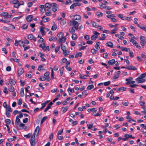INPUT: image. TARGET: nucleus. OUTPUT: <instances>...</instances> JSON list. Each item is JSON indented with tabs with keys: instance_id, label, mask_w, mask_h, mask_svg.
<instances>
[{
	"instance_id": "nucleus-1",
	"label": "nucleus",
	"mask_w": 146,
	"mask_h": 146,
	"mask_svg": "<svg viewBox=\"0 0 146 146\" xmlns=\"http://www.w3.org/2000/svg\"><path fill=\"white\" fill-rule=\"evenodd\" d=\"M70 25V26H74L73 27L75 28L77 30L78 29V23L74 20L72 21H70L69 22Z\"/></svg>"
},
{
	"instance_id": "nucleus-2",
	"label": "nucleus",
	"mask_w": 146,
	"mask_h": 146,
	"mask_svg": "<svg viewBox=\"0 0 146 146\" xmlns=\"http://www.w3.org/2000/svg\"><path fill=\"white\" fill-rule=\"evenodd\" d=\"M140 43L142 46H144L146 43V38L145 37L141 35L140 36Z\"/></svg>"
},
{
	"instance_id": "nucleus-3",
	"label": "nucleus",
	"mask_w": 146,
	"mask_h": 146,
	"mask_svg": "<svg viewBox=\"0 0 146 146\" xmlns=\"http://www.w3.org/2000/svg\"><path fill=\"white\" fill-rule=\"evenodd\" d=\"M52 5V3H46L45 5V8L46 11H50L51 10Z\"/></svg>"
},
{
	"instance_id": "nucleus-4",
	"label": "nucleus",
	"mask_w": 146,
	"mask_h": 146,
	"mask_svg": "<svg viewBox=\"0 0 146 146\" xmlns=\"http://www.w3.org/2000/svg\"><path fill=\"white\" fill-rule=\"evenodd\" d=\"M35 137L34 135H32L30 141L31 146H34L36 144Z\"/></svg>"
},
{
	"instance_id": "nucleus-5",
	"label": "nucleus",
	"mask_w": 146,
	"mask_h": 146,
	"mask_svg": "<svg viewBox=\"0 0 146 146\" xmlns=\"http://www.w3.org/2000/svg\"><path fill=\"white\" fill-rule=\"evenodd\" d=\"M93 33L94 35L92 36H91V40H95L98 38V36L100 34L98 32L96 31H94L93 32Z\"/></svg>"
},
{
	"instance_id": "nucleus-6",
	"label": "nucleus",
	"mask_w": 146,
	"mask_h": 146,
	"mask_svg": "<svg viewBox=\"0 0 146 146\" xmlns=\"http://www.w3.org/2000/svg\"><path fill=\"white\" fill-rule=\"evenodd\" d=\"M133 78L131 77H129L128 78L126 79L125 80L127 81L126 83L127 84H131L134 83L135 81L132 80Z\"/></svg>"
},
{
	"instance_id": "nucleus-7",
	"label": "nucleus",
	"mask_w": 146,
	"mask_h": 146,
	"mask_svg": "<svg viewBox=\"0 0 146 146\" xmlns=\"http://www.w3.org/2000/svg\"><path fill=\"white\" fill-rule=\"evenodd\" d=\"M51 8L52 11L54 12H55L57 10V5L55 3H52Z\"/></svg>"
},
{
	"instance_id": "nucleus-8",
	"label": "nucleus",
	"mask_w": 146,
	"mask_h": 146,
	"mask_svg": "<svg viewBox=\"0 0 146 146\" xmlns=\"http://www.w3.org/2000/svg\"><path fill=\"white\" fill-rule=\"evenodd\" d=\"M25 124L22 122H21L16 125L17 128L19 130H22L24 128Z\"/></svg>"
},
{
	"instance_id": "nucleus-9",
	"label": "nucleus",
	"mask_w": 146,
	"mask_h": 146,
	"mask_svg": "<svg viewBox=\"0 0 146 146\" xmlns=\"http://www.w3.org/2000/svg\"><path fill=\"white\" fill-rule=\"evenodd\" d=\"M24 43V42L22 40H15V42L14 43V45L15 46H17L19 45L20 46H21L22 44Z\"/></svg>"
},
{
	"instance_id": "nucleus-10",
	"label": "nucleus",
	"mask_w": 146,
	"mask_h": 146,
	"mask_svg": "<svg viewBox=\"0 0 146 146\" xmlns=\"http://www.w3.org/2000/svg\"><path fill=\"white\" fill-rule=\"evenodd\" d=\"M39 126H38L35 129L34 133L32 135H34L35 136V135L37 136L39 133Z\"/></svg>"
},
{
	"instance_id": "nucleus-11",
	"label": "nucleus",
	"mask_w": 146,
	"mask_h": 146,
	"mask_svg": "<svg viewBox=\"0 0 146 146\" xmlns=\"http://www.w3.org/2000/svg\"><path fill=\"white\" fill-rule=\"evenodd\" d=\"M66 39V37H63L59 38L58 42H59L61 44H62V43H64L65 42Z\"/></svg>"
},
{
	"instance_id": "nucleus-12",
	"label": "nucleus",
	"mask_w": 146,
	"mask_h": 146,
	"mask_svg": "<svg viewBox=\"0 0 146 146\" xmlns=\"http://www.w3.org/2000/svg\"><path fill=\"white\" fill-rule=\"evenodd\" d=\"M127 69L130 70H135L137 69V68L134 66L130 65L127 66Z\"/></svg>"
},
{
	"instance_id": "nucleus-13",
	"label": "nucleus",
	"mask_w": 146,
	"mask_h": 146,
	"mask_svg": "<svg viewBox=\"0 0 146 146\" xmlns=\"http://www.w3.org/2000/svg\"><path fill=\"white\" fill-rule=\"evenodd\" d=\"M33 17L32 15H29L26 18V19L27 21L28 22H31L33 20Z\"/></svg>"
},
{
	"instance_id": "nucleus-14",
	"label": "nucleus",
	"mask_w": 146,
	"mask_h": 146,
	"mask_svg": "<svg viewBox=\"0 0 146 146\" xmlns=\"http://www.w3.org/2000/svg\"><path fill=\"white\" fill-rule=\"evenodd\" d=\"M137 81L138 83H140L144 82L145 80L139 77L137 78Z\"/></svg>"
},
{
	"instance_id": "nucleus-15",
	"label": "nucleus",
	"mask_w": 146,
	"mask_h": 146,
	"mask_svg": "<svg viewBox=\"0 0 146 146\" xmlns=\"http://www.w3.org/2000/svg\"><path fill=\"white\" fill-rule=\"evenodd\" d=\"M53 104L52 102H51L46 107L45 109L44 110V111L45 112H46L51 107V106Z\"/></svg>"
},
{
	"instance_id": "nucleus-16",
	"label": "nucleus",
	"mask_w": 146,
	"mask_h": 146,
	"mask_svg": "<svg viewBox=\"0 0 146 146\" xmlns=\"http://www.w3.org/2000/svg\"><path fill=\"white\" fill-rule=\"evenodd\" d=\"M44 29L45 28L43 27H41L40 28V31L42 34V36H44L45 34V32L44 30Z\"/></svg>"
},
{
	"instance_id": "nucleus-17",
	"label": "nucleus",
	"mask_w": 146,
	"mask_h": 146,
	"mask_svg": "<svg viewBox=\"0 0 146 146\" xmlns=\"http://www.w3.org/2000/svg\"><path fill=\"white\" fill-rule=\"evenodd\" d=\"M39 7L40 9H41V10L40 11H41L42 13H44V12L46 11V9L45 7H44V6L43 5H41Z\"/></svg>"
},
{
	"instance_id": "nucleus-18",
	"label": "nucleus",
	"mask_w": 146,
	"mask_h": 146,
	"mask_svg": "<svg viewBox=\"0 0 146 146\" xmlns=\"http://www.w3.org/2000/svg\"><path fill=\"white\" fill-rule=\"evenodd\" d=\"M42 20L44 22H46L50 20V19L49 18H45V16L43 17L42 18Z\"/></svg>"
},
{
	"instance_id": "nucleus-19",
	"label": "nucleus",
	"mask_w": 146,
	"mask_h": 146,
	"mask_svg": "<svg viewBox=\"0 0 146 146\" xmlns=\"http://www.w3.org/2000/svg\"><path fill=\"white\" fill-rule=\"evenodd\" d=\"M24 72V70L23 68H20L18 70V73L19 75H21Z\"/></svg>"
},
{
	"instance_id": "nucleus-20",
	"label": "nucleus",
	"mask_w": 146,
	"mask_h": 146,
	"mask_svg": "<svg viewBox=\"0 0 146 146\" xmlns=\"http://www.w3.org/2000/svg\"><path fill=\"white\" fill-rule=\"evenodd\" d=\"M106 44L108 47L111 48H113V43L111 42H108Z\"/></svg>"
},
{
	"instance_id": "nucleus-21",
	"label": "nucleus",
	"mask_w": 146,
	"mask_h": 146,
	"mask_svg": "<svg viewBox=\"0 0 146 146\" xmlns=\"http://www.w3.org/2000/svg\"><path fill=\"white\" fill-rule=\"evenodd\" d=\"M74 28L73 27H72L69 29V31L71 34H74L75 33L76 31Z\"/></svg>"
},
{
	"instance_id": "nucleus-22",
	"label": "nucleus",
	"mask_w": 146,
	"mask_h": 146,
	"mask_svg": "<svg viewBox=\"0 0 146 146\" xmlns=\"http://www.w3.org/2000/svg\"><path fill=\"white\" fill-rule=\"evenodd\" d=\"M20 123H21L20 119L19 118H17V117H16L15 122V126Z\"/></svg>"
},
{
	"instance_id": "nucleus-23",
	"label": "nucleus",
	"mask_w": 146,
	"mask_h": 146,
	"mask_svg": "<svg viewBox=\"0 0 146 146\" xmlns=\"http://www.w3.org/2000/svg\"><path fill=\"white\" fill-rule=\"evenodd\" d=\"M93 112H94L92 113L93 115L95 116H100L101 115V114L98 113L96 110H95V111Z\"/></svg>"
},
{
	"instance_id": "nucleus-24",
	"label": "nucleus",
	"mask_w": 146,
	"mask_h": 146,
	"mask_svg": "<svg viewBox=\"0 0 146 146\" xmlns=\"http://www.w3.org/2000/svg\"><path fill=\"white\" fill-rule=\"evenodd\" d=\"M100 43L99 42H97L96 43V45L95 46V48L97 50H99L100 49Z\"/></svg>"
},
{
	"instance_id": "nucleus-25",
	"label": "nucleus",
	"mask_w": 146,
	"mask_h": 146,
	"mask_svg": "<svg viewBox=\"0 0 146 146\" xmlns=\"http://www.w3.org/2000/svg\"><path fill=\"white\" fill-rule=\"evenodd\" d=\"M91 23L93 27H94L98 28L99 27V25L95 22L92 21Z\"/></svg>"
},
{
	"instance_id": "nucleus-26",
	"label": "nucleus",
	"mask_w": 146,
	"mask_h": 146,
	"mask_svg": "<svg viewBox=\"0 0 146 146\" xmlns=\"http://www.w3.org/2000/svg\"><path fill=\"white\" fill-rule=\"evenodd\" d=\"M137 26L141 29L143 30L146 33V26H141L139 24H137Z\"/></svg>"
},
{
	"instance_id": "nucleus-27",
	"label": "nucleus",
	"mask_w": 146,
	"mask_h": 146,
	"mask_svg": "<svg viewBox=\"0 0 146 146\" xmlns=\"http://www.w3.org/2000/svg\"><path fill=\"white\" fill-rule=\"evenodd\" d=\"M114 62H115V60L113 59L109 60L108 62V63L109 65H111L114 63Z\"/></svg>"
},
{
	"instance_id": "nucleus-28",
	"label": "nucleus",
	"mask_w": 146,
	"mask_h": 146,
	"mask_svg": "<svg viewBox=\"0 0 146 146\" xmlns=\"http://www.w3.org/2000/svg\"><path fill=\"white\" fill-rule=\"evenodd\" d=\"M74 20H79L81 19V17L80 15H76L74 16Z\"/></svg>"
},
{
	"instance_id": "nucleus-29",
	"label": "nucleus",
	"mask_w": 146,
	"mask_h": 146,
	"mask_svg": "<svg viewBox=\"0 0 146 146\" xmlns=\"http://www.w3.org/2000/svg\"><path fill=\"white\" fill-rule=\"evenodd\" d=\"M60 47H61V49L62 50V52H64V51L66 50V46L62 44H60Z\"/></svg>"
},
{
	"instance_id": "nucleus-30",
	"label": "nucleus",
	"mask_w": 146,
	"mask_h": 146,
	"mask_svg": "<svg viewBox=\"0 0 146 146\" xmlns=\"http://www.w3.org/2000/svg\"><path fill=\"white\" fill-rule=\"evenodd\" d=\"M63 55L65 56H67L70 54V51L69 50H67L64 51V52H63Z\"/></svg>"
},
{
	"instance_id": "nucleus-31",
	"label": "nucleus",
	"mask_w": 146,
	"mask_h": 146,
	"mask_svg": "<svg viewBox=\"0 0 146 146\" xmlns=\"http://www.w3.org/2000/svg\"><path fill=\"white\" fill-rule=\"evenodd\" d=\"M68 106H66L64 107H62V112L63 113H65L68 110Z\"/></svg>"
},
{
	"instance_id": "nucleus-32",
	"label": "nucleus",
	"mask_w": 146,
	"mask_h": 146,
	"mask_svg": "<svg viewBox=\"0 0 146 146\" xmlns=\"http://www.w3.org/2000/svg\"><path fill=\"white\" fill-rule=\"evenodd\" d=\"M118 30V28L117 27H115L114 29L111 30L110 33L111 34L115 33L117 32V31Z\"/></svg>"
},
{
	"instance_id": "nucleus-33",
	"label": "nucleus",
	"mask_w": 146,
	"mask_h": 146,
	"mask_svg": "<svg viewBox=\"0 0 146 146\" xmlns=\"http://www.w3.org/2000/svg\"><path fill=\"white\" fill-rule=\"evenodd\" d=\"M20 95L21 97H23L24 96V89L23 88H21V89L20 92Z\"/></svg>"
},
{
	"instance_id": "nucleus-34",
	"label": "nucleus",
	"mask_w": 146,
	"mask_h": 146,
	"mask_svg": "<svg viewBox=\"0 0 146 146\" xmlns=\"http://www.w3.org/2000/svg\"><path fill=\"white\" fill-rule=\"evenodd\" d=\"M94 88V86L93 84H91L88 85L87 88L86 89L88 90H90L92 89H93Z\"/></svg>"
},
{
	"instance_id": "nucleus-35",
	"label": "nucleus",
	"mask_w": 146,
	"mask_h": 146,
	"mask_svg": "<svg viewBox=\"0 0 146 146\" xmlns=\"http://www.w3.org/2000/svg\"><path fill=\"white\" fill-rule=\"evenodd\" d=\"M129 41L130 42H132L134 45H136L138 44V43L137 42L133 39H131L129 40Z\"/></svg>"
},
{
	"instance_id": "nucleus-36",
	"label": "nucleus",
	"mask_w": 146,
	"mask_h": 146,
	"mask_svg": "<svg viewBox=\"0 0 146 146\" xmlns=\"http://www.w3.org/2000/svg\"><path fill=\"white\" fill-rule=\"evenodd\" d=\"M78 46L79 47V50H83L85 49V48L87 47V46H82V45L81 44H78Z\"/></svg>"
},
{
	"instance_id": "nucleus-37",
	"label": "nucleus",
	"mask_w": 146,
	"mask_h": 146,
	"mask_svg": "<svg viewBox=\"0 0 146 146\" xmlns=\"http://www.w3.org/2000/svg\"><path fill=\"white\" fill-rule=\"evenodd\" d=\"M57 38L56 37H54L53 36H51L49 38V40L50 41H55L56 40Z\"/></svg>"
},
{
	"instance_id": "nucleus-38",
	"label": "nucleus",
	"mask_w": 146,
	"mask_h": 146,
	"mask_svg": "<svg viewBox=\"0 0 146 146\" xmlns=\"http://www.w3.org/2000/svg\"><path fill=\"white\" fill-rule=\"evenodd\" d=\"M121 49L122 51H124L126 52H128L130 50L129 48L126 47H122L121 48Z\"/></svg>"
},
{
	"instance_id": "nucleus-39",
	"label": "nucleus",
	"mask_w": 146,
	"mask_h": 146,
	"mask_svg": "<svg viewBox=\"0 0 146 146\" xmlns=\"http://www.w3.org/2000/svg\"><path fill=\"white\" fill-rule=\"evenodd\" d=\"M64 34L63 33L60 32L57 35V36L59 38L63 37Z\"/></svg>"
},
{
	"instance_id": "nucleus-40",
	"label": "nucleus",
	"mask_w": 146,
	"mask_h": 146,
	"mask_svg": "<svg viewBox=\"0 0 146 146\" xmlns=\"http://www.w3.org/2000/svg\"><path fill=\"white\" fill-rule=\"evenodd\" d=\"M96 14L99 17H102L103 16V14L102 13L98 12H96Z\"/></svg>"
},
{
	"instance_id": "nucleus-41",
	"label": "nucleus",
	"mask_w": 146,
	"mask_h": 146,
	"mask_svg": "<svg viewBox=\"0 0 146 146\" xmlns=\"http://www.w3.org/2000/svg\"><path fill=\"white\" fill-rule=\"evenodd\" d=\"M72 39L73 40H75L77 38V35L75 34H73L72 35Z\"/></svg>"
},
{
	"instance_id": "nucleus-42",
	"label": "nucleus",
	"mask_w": 146,
	"mask_h": 146,
	"mask_svg": "<svg viewBox=\"0 0 146 146\" xmlns=\"http://www.w3.org/2000/svg\"><path fill=\"white\" fill-rule=\"evenodd\" d=\"M9 82L10 84L12 85H14L15 83V81L11 79H9Z\"/></svg>"
},
{
	"instance_id": "nucleus-43",
	"label": "nucleus",
	"mask_w": 146,
	"mask_h": 146,
	"mask_svg": "<svg viewBox=\"0 0 146 146\" xmlns=\"http://www.w3.org/2000/svg\"><path fill=\"white\" fill-rule=\"evenodd\" d=\"M117 16L119 17L122 20H125V18L123 17V15L121 14H119L117 15Z\"/></svg>"
},
{
	"instance_id": "nucleus-44",
	"label": "nucleus",
	"mask_w": 146,
	"mask_h": 146,
	"mask_svg": "<svg viewBox=\"0 0 146 146\" xmlns=\"http://www.w3.org/2000/svg\"><path fill=\"white\" fill-rule=\"evenodd\" d=\"M39 47L42 48L43 50H44L45 47V44L44 43H42L39 45Z\"/></svg>"
},
{
	"instance_id": "nucleus-45",
	"label": "nucleus",
	"mask_w": 146,
	"mask_h": 146,
	"mask_svg": "<svg viewBox=\"0 0 146 146\" xmlns=\"http://www.w3.org/2000/svg\"><path fill=\"white\" fill-rule=\"evenodd\" d=\"M64 70V67H62L61 68L60 70V76H62V75L63 72Z\"/></svg>"
},
{
	"instance_id": "nucleus-46",
	"label": "nucleus",
	"mask_w": 146,
	"mask_h": 146,
	"mask_svg": "<svg viewBox=\"0 0 146 146\" xmlns=\"http://www.w3.org/2000/svg\"><path fill=\"white\" fill-rule=\"evenodd\" d=\"M8 13L7 12L2 13L0 14V15L1 16H3L4 17L7 16H8Z\"/></svg>"
},
{
	"instance_id": "nucleus-47",
	"label": "nucleus",
	"mask_w": 146,
	"mask_h": 146,
	"mask_svg": "<svg viewBox=\"0 0 146 146\" xmlns=\"http://www.w3.org/2000/svg\"><path fill=\"white\" fill-rule=\"evenodd\" d=\"M82 55V53L81 52H79L76 54L75 55V58H77L78 56L81 57Z\"/></svg>"
},
{
	"instance_id": "nucleus-48",
	"label": "nucleus",
	"mask_w": 146,
	"mask_h": 146,
	"mask_svg": "<svg viewBox=\"0 0 146 146\" xmlns=\"http://www.w3.org/2000/svg\"><path fill=\"white\" fill-rule=\"evenodd\" d=\"M106 35L104 34H103L101 35V38H100V39L101 40H104L106 38Z\"/></svg>"
},
{
	"instance_id": "nucleus-49",
	"label": "nucleus",
	"mask_w": 146,
	"mask_h": 146,
	"mask_svg": "<svg viewBox=\"0 0 146 146\" xmlns=\"http://www.w3.org/2000/svg\"><path fill=\"white\" fill-rule=\"evenodd\" d=\"M57 26L56 25L54 24L53 25L51 28L52 30L53 31H55L57 28Z\"/></svg>"
},
{
	"instance_id": "nucleus-50",
	"label": "nucleus",
	"mask_w": 146,
	"mask_h": 146,
	"mask_svg": "<svg viewBox=\"0 0 146 146\" xmlns=\"http://www.w3.org/2000/svg\"><path fill=\"white\" fill-rule=\"evenodd\" d=\"M66 23V20L65 19L62 20L60 22V24L62 25H65Z\"/></svg>"
},
{
	"instance_id": "nucleus-51",
	"label": "nucleus",
	"mask_w": 146,
	"mask_h": 146,
	"mask_svg": "<svg viewBox=\"0 0 146 146\" xmlns=\"http://www.w3.org/2000/svg\"><path fill=\"white\" fill-rule=\"evenodd\" d=\"M33 35L32 34H29L28 36V38L30 40H32L33 38Z\"/></svg>"
},
{
	"instance_id": "nucleus-52",
	"label": "nucleus",
	"mask_w": 146,
	"mask_h": 146,
	"mask_svg": "<svg viewBox=\"0 0 146 146\" xmlns=\"http://www.w3.org/2000/svg\"><path fill=\"white\" fill-rule=\"evenodd\" d=\"M127 88L126 87H121L120 88H119L118 89V91H120L121 90H123V91H125L126 90Z\"/></svg>"
},
{
	"instance_id": "nucleus-53",
	"label": "nucleus",
	"mask_w": 146,
	"mask_h": 146,
	"mask_svg": "<svg viewBox=\"0 0 146 146\" xmlns=\"http://www.w3.org/2000/svg\"><path fill=\"white\" fill-rule=\"evenodd\" d=\"M28 26V25L25 24L22 26L21 27V28L22 29H26L27 28Z\"/></svg>"
},
{
	"instance_id": "nucleus-54",
	"label": "nucleus",
	"mask_w": 146,
	"mask_h": 146,
	"mask_svg": "<svg viewBox=\"0 0 146 146\" xmlns=\"http://www.w3.org/2000/svg\"><path fill=\"white\" fill-rule=\"evenodd\" d=\"M146 76V72L145 73L143 74H141L139 76L140 78H141L143 79V78H144Z\"/></svg>"
},
{
	"instance_id": "nucleus-55",
	"label": "nucleus",
	"mask_w": 146,
	"mask_h": 146,
	"mask_svg": "<svg viewBox=\"0 0 146 146\" xmlns=\"http://www.w3.org/2000/svg\"><path fill=\"white\" fill-rule=\"evenodd\" d=\"M91 52L93 54H95L96 53L97 51L95 49L93 48L91 50Z\"/></svg>"
},
{
	"instance_id": "nucleus-56",
	"label": "nucleus",
	"mask_w": 146,
	"mask_h": 146,
	"mask_svg": "<svg viewBox=\"0 0 146 146\" xmlns=\"http://www.w3.org/2000/svg\"><path fill=\"white\" fill-rule=\"evenodd\" d=\"M67 91L68 92H70L72 93L74 92V90L73 88H69L68 89Z\"/></svg>"
},
{
	"instance_id": "nucleus-57",
	"label": "nucleus",
	"mask_w": 146,
	"mask_h": 146,
	"mask_svg": "<svg viewBox=\"0 0 146 146\" xmlns=\"http://www.w3.org/2000/svg\"><path fill=\"white\" fill-rule=\"evenodd\" d=\"M60 46H57L55 49V51L56 53L58 52L60 49Z\"/></svg>"
},
{
	"instance_id": "nucleus-58",
	"label": "nucleus",
	"mask_w": 146,
	"mask_h": 146,
	"mask_svg": "<svg viewBox=\"0 0 146 146\" xmlns=\"http://www.w3.org/2000/svg\"><path fill=\"white\" fill-rule=\"evenodd\" d=\"M5 123L6 124H7L6 125H9L10 124V123L11 122V120L9 119H6L5 120Z\"/></svg>"
},
{
	"instance_id": "nucleus-59",
	"label": "nucleus",
	"mask_w": 146,
	"mask_h": 146,
	"mask_svg": "<svg viewBox=\"0 0 146 146\" xmlns=\"http://www.w3.org/2000/svg\"><path fill=\"white\" fill-rule=\"evenodd\" d=\"M104 9H105L106 10H110L112 9V8L110 6H105Z\"/></svg>"
},
{
	"instance_id": "nucleus-60",
	"label": "nucleus",
	"mask_w": 146,
	"mask_h": 146,
	"mask_svg": "<svg viewBox=\"0 0 146 146\" xmlns=\"http://www.w3.org/2000/svg\"><path fill=\"white\" fill-rule=\"evenodd\" d=\"M111 83V82L110 81L105 82L104 83V85L106 86H107L109 85Z\"/></svg>"
},
{
	"instance_id": "nucleus-61",
	"label": "nucleus",
	"mask_w": 146,
	"mask_h": 146,
	"mask_svg": "<svg viewBox=\"0 0 146 146\" xmlns=\"http://www.w3.org/2000/svg\"><path fill=\"white\" fill-rule=\"evenodd\" d=\"M41 81H44L46 80V78L44 76H42L39 79Z\"/></svg>"
},
{
	"instance_id": "nucleus-62",
	"label": "nucleus",
	"mask_w": 146,
	"mask_h": 146,
	"mask_svg": "<svg viewBox=\"0 0 146 146\" xmlns=\"http://www.w3.org/2000/svg\"><path fill=\"white\" fill-rule=\"evenodd\" d=\"M72 1L71 0H67L65 4V5H70L71 4Z\"/></svg>"
},
{
	"instance_id": "nucleus-63",
	"label": "nucleus",
	"mask_w": 146,
	"mask_h": 146,
	"mask_svg": "<svg viewBox=\"0 0 146 146\" xmlns=\"http://www.w3.org/2000/svg\"><path fill=\"white\" fill-rule=\"evenodd\" d=\"M19 2V1L18 0H13L12 1L11 3L14 5L15 4H17Z\"/></svg>"
},
{
	"instance_id": "nucleus-64",
	"label": "nucleus",
	"mask_w": 146,
	"mask_h": 146,
	"mask_svg": "<svg viewBox=\"0 0 146 146\" xmlns=\"http://www.w3.org/2000/svg\"><path fill=\"white\" fill-rule=\"evenodd\" d=\"M6 108L7 109L6 111H8L9 112H11L12 111L11 108L8 106Z\"/></svg>"
}]
</instances>
